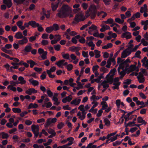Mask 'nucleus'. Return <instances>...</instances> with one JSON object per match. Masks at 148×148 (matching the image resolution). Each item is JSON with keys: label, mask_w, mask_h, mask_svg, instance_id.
I'll return each mask as SVG.
<instances>
[{"label": "nucleus", "mask_w": 148, "mask_h": 148, "mask_svg": "<svg viewBox=\"0 0 148 148\" xmlns=\"http://www.w3.org/2000/svg\"><path fill=\"white\" fill-rule=\"evenodd\" d=\"M56 16L60 18H66L68 15V12L71 11V8L66 5H63L60 9L58 10Z\"/></svg>", "instance_id": "nucleus-1"}, {"label": "nucleus", "mask_w": 148, "mask_h": 148, "mask_svg": "<svg viewBox=\"0 0 148 148\" xmlns=\"http://www.w3.org/2000/svg\"><path fill=\"white\" fill-rule=\"evenodd\" d=\"M116 71L115 68L112 69L109 73L106 75V81L110 84H112L113 82V77Z\"/></svg>", "instance_id": "nucleus-2"}, {"label": "nucleus", "mask_w": 148, "mask_h": 148, "mask_svg": "<svg viewBox=\"0 0 148 148\" xmlns=\"http://www.w3.org/2000/svg\"><path fill=\"white\" fill-rule=\"evenodd\" d=\"M84 13L82 12H80L76 14L74 20L76 22H79L84 21L85 19L84 15Z\"/></svg>", "instance_id": "nucleus-3"}, {"label": "nucleus", "mask_w": 148, "mask_h": 148, "mask_svg": "<svg viewBox=\"0 0 148 148\" xmlns=\"http://www.w3.org/2000/svg\"><path fill=\"white\" fill-rule=\"evenodd\" d=\"M38 52L39 54H42L41 57L42 60H44L47 58V51H45L43 49L39 48L38 50Z\"/></svg>", "instance_id": "nucleus-4"}, {"label": "nucleus", "mask_w": 148, "mask_h": 148, "mask_svg": "<svg viewBox=\"0 0 148 148\" xmlns=\"http://www.w3.org/2000/svg\"><path fill=\"white\" fill-rule=\"evenodd\" d=\"M32 130L34 133L36 137H37L39 134V126L38 125H33L32 126Z\"/></svg>", "instance_id": "nucleus-5"}, {"label": "nucleus", "mask_w": 148, "mask_h": 148, "mask_svg": "<svg viewBox=\"0 0 148 148\" xmlns=\"http://www.w3.org/2000/svg\"><path fill=\"white\" fill-rule=\"evenodd\" d=\"M131 53L130 50L129 48H127L123 50L121 53V58H125L129 55Z\"/></svg>", "instance_id": "nucleus-6"}, {"label": "nucleus", "mask_w": 148, "mask_h": 148, "mask_svg": "<svg viewBox=\"0 0 148 148\" xmlns=\"http://www.w3.org/2000/svg\"><path fill=\"white\" fill-rule=\"evenodd\" d=\"M70 57L71 58L70 60H69L70 62H72L75 64L77 63L79 59L76 56L73 54H71L70 56Z\"/></svg>", "instance_id": "nucleus-7"}, {"label": "nucleus", "mask_w": 148, "mask_h": 148, "mask_svg": "<svg viewBox=\"0 0 148 148\" xmlns=\"http://www.w3.org/2000/svg\"><path fill=\"white\" fill-rule=\"evenodd\" d=\"M81 101V99L78 97L73 100L70 103L71 104L75 106H78Z\"/></svg>", "instance_id": "nucleus-8"}, {"label": "nucleus", "mask_w": 148, "mask_h": 148, "mask_svg": "<svg viewBox=\"0 0 148 148\" xmlns=\"http://www.w3.org/2000/svg\"><path fill=\"white\" fill-rule=\"evenodd\" d=\"M129 66V64H126L123 62H122L119 64L118 69V71H119V69L127 70Z\"/></svg>", "instance_id": "nucleus-9"}, {"label": "nucleus", "mask_w": 148, "mask_h": 148, "mask_svg": "<svg viewBox=\"0 0 148 148\" xmlns=\"http://www.w3.org/2000/svg\"><path fill=\"white\" fill-rule=\"evenodd\" d=\"M97 27L94 25H92L89 28L88 32L90 35H92V33L97 31Z\"/></svg>", "instance_id": "nucleus-10"}, {"label": "nucleus", "mask_w": 148, "mask_h": 148, "mask_svg": "<svg viewBox=\"0 0 148 148\" xmlns=\"http://www.w3.org/2000/svg\"><path fill=\"white\" fill-rule=\"evenodd\" d=\"M86 112H81L79 111L77 114V116L78 117V118L81 120H83L86 117Z\"/></svg>", "instance_id": "nucleus-11"}, {"label": "nucleus", "mask_w": 148, "mask_h": 148, "mask_svg": "<svg viewBox=\"0 0 148 148\" xmlns=\"http://www.w3.org/2000/svg\"><path fill=\"white\" fill-rule=\"evenodd\" d=\"M131 35L130 33L126 32L122 34L121 37L123 38H126V39H129L131 38Z\"/></svg>", "instance_id": "nucleus-12"}, {"label": "nucleus", "mask_w": 148, "mask_h": 148, "mask_svg": "<svg viewBox=\"0 0 148 148\" xmlns=\"http://www.w3.org/2000/svg\"><path fill=\"white\" fill-rule=\"evenodd\" d=\"M28 42V40L26 37H24L23 38V39L19 40L18 42L19 45H23L27 43Z\"/></svg>", "instance_id": "nucleus-13"}, {"label": "nucleus", "mask_w": 148, "mask_h": 148, "mask_svg": "<svg viewBox=\"0 0 148 148\" xmlns=\"http://www.w3.org/2000/svg\"><path fill=\"white\" fill-rule=\"evenodd\" d=\"M37 92V91L34 88H29L25 91L26 93L29 95H31L32 94L36 93Z\"/></svg>", "instance_id": "nucleus-14"}, {"label": "nucleus", "mask_w": 148, "mask_h": 148, "mask_svg": "<svg viewBox=\"0 0 148 148\" xmlns=\"http://www.w3.org/2000/svg\"><path fill=\"white\" fill-rule=\"evenodd\" d=\"M100 26L102 28L100 29V30L102 32H103L106 30L109 29L110 28L109 26L106 25L102 24Z\"/></svg>", "instance_id": "nucleus-15"}, {"label": "nucleus", "mask_w": 148, "mask_h": 148, "mask_svg": "<svg viewBox=\"0 0 148 148\" xmlns=\"http://www.w3.org/2000/svg\"><path fill=\"white\" fill-rule=\"evenodd\" d=\"M138 80L140 83H143L145 81V77L143 75H141V73H139V75L137 77Z\"/></svg>", "instance_id": "nucleus-16"}, {"label": "nucleus", "mask_w": 148, "mask_h": 148, "mask_svg": "<svg viewBox=\"0 0 148 148\" xmlns=\"http://www.w3.org/2000/svg\"><path fill=\"white\" fill-rule=\"evenodd\" d=\"M3 3L8 8L11 7L12 5V0H3Z\"/></svg>", "instance_id": "nucleus-17"}, {"label": "nucleus", "mask_w": 148, "mask_h": 148, "mask_svg": "<svg viewBox=\"0 0 148 148\" xmlns=\"http://www.w3.org/2000/svg\"><path fill=\"white\" fill-rule=\"evenodd\" d=\"M102 97L101 96H98L95 95H92L90 98V100L91 101H97L99 99L101 98Z\"/></svg>", "instance_id": "nucleus-18"}, {"label": "nucleus", "mask_w": 148, "mask_h": 148, "mask_svg": "<svg viewBox=\"0 0 148 148\" xmlns=\"http://www.w3.org/2000/svg\"><path fill=\"white\" fill-rule=\"evenodd\" d=\"M81 49V47H79L72 46L69 47V50L72 52H75L77 51H79Z\"/></svg>", "instance_id": "nucleus-19"}, {"label": "nucleus", "mask_w": 148, "mask_h": 148, "mask_svg": "<svg viewBox=\"0 0 148 148\" xmlns=\"http://www.w3.org/2000/svg\"><path fill=\"white\" fill-rule=\"evenodd\" d=\"M14 37L17 39H21L23 38L24 37L21 32H18L16 33Z\"/></svg>", "instance_id": "nucleus-20"}, {"label": "nucleus", "mask_w": 148, "mask_h": 148, "mask_svg": "<svg viewBox=\"0 0 148 148\" xmlns=\"http://www.w3.org/2000/svg\"><path fill=\"white\" fill-rule=\"evenodd\" d=\"M64 60H62L56 62L55 64L59 67L62 68L63 67L64 63Z\"/></svg>", "instance_id": "nucleus-21"}, {"label": "nucleus", "mask_w": 148, "mask_h": 148, "mask_svg": "<svg viewBox=\"0 0 148 148\" xmlns=\"http://www.w3.org/2000/svg\"><path fill=\"white\" fill-rule=\"evenodd\" d=\"M72 99L71 95H70L63 98L62 100V102L64 103H66L67 102H70Z\"/></svg>", "instance_id": "nucleus-22"}, {"label": "nucleus", "mask_w": 148, "mask_h": 148, "mask_svg": "<svg viewBox=\"0 0 148 148\" xmlns=\"http://www.w3.org/2000/svg\"><path fill=\"white\" fill-rule=\"evenodd\" d=\"M29 81L30 83L34 86H38L39 85L38 82L37 80H34L33 78L29 79Z\"/></svg>", "instance_id": "nucleus-23"}, {"label": "nucleus", "mask_w": 148, "mask_h": 148, "mask_svg": "<svg viewBox=\"0 0 148 148\" xmlns=\"http://www.w3.org/2000/svg\"><path fill=\"white\" fill-rule=\"evenodd\" d=\"M18 80L19 82H17L19 84H25L26 83V81L24 79V78L22 76H20L18 77Z\"/></svg>", "instance_id": "nucleus-24"}, {"label": "nucleus", "mask_w": 148, "mask_h": 148, "mask_svg": "<svg viewBox=\"0 0 148 148\" xmlns=\"http://www.w3.org/2000/svg\"><path fill=\"white\" fill-rule=\"evenodd\" d=\"M136 62H135V64H136ZM136 68V64H135L131 65L127 69L129 71L132 72L135 70Z\"/></svg>", "instance_id": "nucleus-25"}, {"label": "nucleus", "mask_w": 148, "mask_h": 148, "mask_svg": "<svg viewBox=\"0 0 148 148\" xmlns=\"http://www.w3.org/2000/svg\"><path fill=\"white\" fill-rule=\"evenodd\" d=\"M32 50V47L30 45H27L25 47L24 51L25 52H30Z\"/></svg>", "instance_id": "nucleus-26"}, {"label": "nucleus", "mask_w": 148, "mask_h": 148, "mask_svg": "<svg viewBox=\"0 0 148 148\" xmlns=\"http://www.w3.org/2000/svg\"><path fill=\"white\" fill-rule=\"evenodd\" d=\"M127 70H122L121 71V69H119V71H118L119 74L120 75V78H122L126 73V71Z\"/></svg>", "instance_id": "nucleus-27"}, {"label": "nucleus", "mask_w": 148, "mask_h": 148, "mask_svg": "<svg viewBox=\"0 0 148 148\" xmlns=\"http://www.w3.org/2000/svg\"><path fill=\"white\" fill-rule=\"evenodd\" d=\"M14 3L17 5L24 4L26 0H13Z\"/></svg>", "instance_id": "nucleus-28"}, {"label": "nucleus", "mask_w": 148, "mask_h": 148, "mask_svg": "<svg viewBox=\"0 0 148 148\" xmlns=\"http://www.w3.org/2000/svg\"><path fill=\"white\" fill-rule=\"evenodd\" d=\"M131 116V117L134 116V115L132 114V112H130L127 114L126 115H125L124 116V119H125V124H126V122L129 120V118L130 116Z\"/></svg>", "instance_id": "nucleus-29"}, {"label": "nucleus", "mask_w": 148, "mask_h": 148, "mask_svg": "<svg viewBox=\"0 0 148 148\" xmlns=\"http://www.w3.org/2000/svg\"><path fill=\"white\" fill-rule=\"evenodd\" d=\"M52 100L54 102L53 103V104L54 105H55L56 106H58L60 104V102L58 101V99L55 96H53L52 98Z\"/></svg>", "instance_id": "nucleus-30"}, {"label": "nucleus", "mask_w": 148, "mask_h": 148, "mask_svg": "<svg viewBox=\"0 0 148 148\" xmlns=\"http://www.w3.org/2000/svg\"><path fill=\"white\" fill-rule=\"evenodd\" d=\"M107 15V13L103 11H101L100 12H98L97 13V16H101L103 18H104Z\"/></svg>", "instance_id": "nucleus-31"}, {"label": "nucleus", "mask_w": 148, "mask_h": 148, "mask_svg": "<svg viewBox=\"0 0 148 148\" xmlns=\"http://www.w3.org/2000/svg\"><path fill=\"white\" fill-rule=\"evenodd\" d=\"M136 120V119L134 118V121L132 122H130L128 123L125 124V127H127V126L132 127L136 125L135 122L134 121Z\"/></svg>", "instance_id": "nucleus-32"}, {"label": "nucleus", "mask_w": 148, "mask_h": 148, "mask_svg": "<svg viewBox=\"0 0 148 148\" xmlns=\"http://www.w3.org/2000/svg\"><path fill=\"white\" fill-rule=\"evenodd\" d=\"M108 83L106 80H105L101 82L100 84V86H102L103 88H106L109 87Z\"/></svg>", "instance_id": "nucleus-33"}, {"label": "nucleus", "mask_w": 148, "mask_h": 148, "mask_svg": "<svg viewBox=\"0 0 148 148\" xmlns=\"http://www.w3.org/2000/svg\"><path fill=\"white\" fill-rule=\"evenodd\" d=\"M101 104L102 105V107L101 109L104 110L106 109L108 107V105L106 102L102 101L101 103Z\"/></svg>", "instance_id": "nucleus-34"}, {"label": "nucleus", "mask_w": 148, "mask_h": 148, "mask_svg": "<svg viewBox=\"0 0 148 148\" xmlns=\"http://www.w3.org/2000/svg\"><path fill=\"white\" fill-rule=\"evenodd\" d=\"M97 9V8L95 5H92L90 6L89 10V11L93 12H95Z\"/></svg>", "instance_id": "nucleus-35"}, {"label": "nucleus", "mask_w": 148, "mask_h": 148, "mask_svg": "<svg viewBox=\"0 0 148 148\" xmlns=\"http://www.w3.org/2000/svg\"><path fill=\"white\" fill-rule=\"evenodd\" d=\"M70 31V28L67 29L66 32L64 33L63 36H65L66 38L70 40L71 39L70 35L69 33Z\"/></svg>", "instance_id": "nucleus-36"}, {"label": "nucleus", "mask_w": 148, "mask_h": 148, "mask_svg": "<svg viewBox=\"0 0 148 148\" xmlns=\"http://www.w3.org/2000/svg\"><path fill=\"white\" fill-rule=\"evenodd\" d=\"M112 62L114 64L115 63L114 58H109L107 61V64L111 65V62Z\"/></svg>", "instance_id": "nucleus-37"}, {"label": "nucleus", "mask_w": 148, "mask_h": 148, "mask_svg": "<svg viewBox=\"0 0 148 148\" xmlns=\"http://www.w3.org/2000/svg\"><path fill=\"white\" fill-rule=\"evenodd\" d=\"M67 140L69 142L67 143L68 145H69V146H70L73 144L74 139L73 137H69L67 138Z\"/></svg>", "instance_id": "nucleus-38"}, {"label": "nucleus", "mask_w": 148, "mask_h": 148, "mask_svg": "<svg viewBox=\"0 0 148 148\" xmlns=\"http://www.w3.org/2000/svg\"><path fill=\"white\" fill-rule=\"evenodd\" d=\"M124 140L125 141H126L128 140V143L130 145H134L135 144V143H132V141H131V139H130L129 137L128 136H126L124 138Z\"/></svg>", "instance_id": "nucleus-39"}, {"label": "nucleus", "mask_w": 148, "mask_h": 148, "mask_svg": "<svg viewBox=\"0 0 148 148\" xmlns=\"http://www.w3.org/2000/svg\"><path fill=\"white\" fill-rule=\"evenodd\" d=\"M38 23H36L34 21H29V24H30V25L34 28L36 27L38 25Z\"/></svg>", "instance_id": "nucleus-40"}, {"label": "nucleus", "mask_w": 148, "mask_h": 148, "mask_svg": "<svg viewBox=\"0 0 148 148\" xmlns=\"http://www.w3.org/2000/svg\"><path fill=\"white\" fill-rule=\"evenodd\" d=\"M103 121L105 123V125L107 127H110V125L111 122L110 120L107 118H105L104 119Z\"/></svg>", "instance_id": "nucleus-41"}, {"label": "nucleus", "mask_w": 148, "mask_h": 148, "mask_svg": "<svg viewBox=\"0 0 148 148\" xmlns=\"http://www.w3.org/2000/svg\"><path fill=\"white\" fill-rule=\"evenodd\" d=\"M138 122L139 123H141L142 124L146 125L147 122L145 120H143L142 118L141 117H139L137 118Z\"/></svg>", "instance_id": "nucleus-42"}, {"label": "nucleus", "mask_w": 148, "mask_h": 148, "mask_svg": "<svg viewBox=\"0 0 148 148\" xmlns=\"http://www.w3.org/2000/svg\"><path fill=\"white\" fill-rule=\"evenodd\" d=\"M27 63L30 64V66L31 68H33L34 66L36 64V63L31 60H27Z\"/></svg>", "instance_id": "nucleus-43"}, {"label": "nucleus", "mask_w": 148, "mask_h": 148, "mask_svg": "<svg viewBox=\"0 0 148 148\" xmlns=\"http://www.w3.org/2000/svg\"><path fill=\"white\" fill-rule=\"evenodd\" d=\"M38 104L36 103H30L29 106H28V109H31V108H36L38 107Z\"/></svg>", "instance_id": "nucleus-44"}, {"label": "nucleus", "mask_w": 148, "mask_h": 148, "mask_svg": "<svg viewBox=\"0 0 148 148\" xmlns=\"http://www.w3.org/2000/svg\"><path fill=\"white\" fill-rule=\"evenodd\" d=\"M51 123H52L51 122L50 119V118H48L47 119L46 122L44 125V126L45 128H47Z\"/></svg>", "instance_id": "nucleus-45"}, {"label": "nucleus", "mask_w": 148, "mask_h": 148, "mask_svg": "<svg viewBox=\"0 0 148 148\" xmlns=\"http://www.w3.org/2000/svg\"><path fill=\"white\" fill-rule=\"evenodd\" d=\"M120 82H114L113 84L114 85L112 87V88L114 89H118L119 88V86L120 85Z\"/></svg>", "instance_id": "nucleus-46"}, {"label": "nucleus", "mask_w": 148, "mask_h": 148, "mask_svg": "<svg viewBox=\"0 0 148 148\" xmlns=\"http://www.w3.org/2000/svg\"><path fill=\"white\" fill-rule=\"evenodd\" d=\"M58 3H52L51 4V7L52 10L53 11L56 10L58 6Z\"/></svg>", "instance_id": "nucleus-47"}, {"label": "nucleus", "mask_w": 148, "mask_h": 148, "mask_svg": "<svg viewBox=\"0 0 148 148\" xmlns=\"http://www.w3.org/2000/svg\"><path fill=\"white\" fill-rule=\"evenodd\" d=\"M62 57L65 59L70 60V56L69 54L68 53H63L62 54Z\"/></svg>", "instance_id": "nucleus-48"}, {"label": "nucleus", "mask_w": 148, "mask_h": 148, "mask_svg": "<svg viewBox=\"0 0 148 148\" xmlns=\"http://www.w3.org/2000/svg\"><path fill=\"white\" fill-rule=\"evenodd\" d=\"M56 68L55 66L52 67L49 70H47V73L50 74V73L54 72L56 70Z\"/></svg>", "instance_id": "nucleus-49"}, {"label": "nucleus", "mask_w": 148, "mask_h": 148, "mask_svg": "<svg viewBox=\"0 0 148 148\" xmlns=\"http://www.w3.org/2000/svg\"><path fill=\"white\" fill-rule=\"evenodd\" d=\"M147 10V8L146 5L144 4L143 7H141L140 8V12L143 13V12H146Z\"/></svg>", "instance_id": "nucleus-50"}, {"label": "nucleus", "mask_w": 148, "mask_h": 148, "mask_svg": "<svg viewBox=\"0 0 148 148\" xmlns=\"http://www.w3.org/2000/svg\"><path fill=\"white\" fill-rule=\"evenodd\" d=\"M12 111L15 113H19L21 112V110L18 108H12Z\"/></svg>", "instance_id": "nucleus-51"}, {"label": "nucleus", "mask_w": 148, "mask_h": 148, "mask_svg": "<svg viewBox=\"0 0 148 148\" xmlns=\"http://www.w3.org/2000/svg\"><path fill=\"white\" fill-rule=\"evenodd\" d=\"M94 52L95 54V57L96 58H98L100 57L101 56L100 51L97 50H95Z\"/></svg>", "instance_id": "nucleus-52"}, {"label": "nucleus", "mask_w": 148, "mask_h": 148, "mask_svg": "<svg viewBox=\"0 0 148 148\" xmlns=\"http://www.w3.org/2000/svg\"><path fill=\"white\" fill-rule=\"evenodd\" d=\"M114 22L113 19L111 18H109L106 21H104V23L106 24H112Z\"/></svg>", "instance_id": "nucleus-53"}, {"label": "nucleus", "mask_w": 148, "mask_h": 148, "mask_svg": "<svg viewBox=\"0 0 148 148\" xmlns=\"http://www.w3.org/2000/svg\"><path fill=\"white\" fill-rule=\"evenodd\" d=\"M14 86L9 85L7 87V89L13 92H15L16 90V88Z\"/></svg>", "instance_id": "nucleus-54"}, {"label": "nucleus", "mask_w": 148, "mask_h": 148, "mask_svg": "<svg viewBox=\"0 0 148 148\" xmlns=\"http://www.w3.org/2000/svg\"><path fill=\"white\" fill-rule=\"evenodd\" d=\"M64 125L65 124L64 123L62 122H59L57 125V127L58 129H60L62 128Z\"/></svg>", "instance_id": "nucleus-55"}, {"label": "nucleus", "mask_w": 148, "mask_h": 148, "mask_svg": "<svg viewBox=\"0 0 148 148\" xmlns=\"http://www.w3.org/2000/svg\"><path fill=\"white\" fill-rule=\"evenodd\" d=\"M121 103V101L120 99H118L116 100L115 104L118 109H119L120 108Z\"/></svg>", "instance_id": "nucleus-56"}, {"label": "nucleus", "mask_w": 148, "mask_h": 148, "mask_svg": "<svg viewBox=\"0 0 148 148\" xmlns=\"http://www.w3.org/2000/svg\"><path fill=\"white\" fill-rule=\"evenodd\" d=\"M48 133L51 134L56 135V133L55 131L51 128H49L47 130Z\"/></svg>", "instance_id": "nucleus-57"}, {"label": "nucleus", "mask_w": 148, "mask_h": 148, "mask_svg": "<svg viewBox=\"0 0 148 148\" xmlns=\"http://www.w3.org/2000/svg\"><path fill=\"white\" fill-rule=\"evenodd\" d=\"M92 104H93V106L91 108L92 109H94L99 104V103L97 101H92L91 103Z\"/></svg>", "instance_id": "nucleus-58"}, {"label": "nucleus", "mask_w": 148, "mask_h": 148, "mask_svg": "<svg viewBox=\"0 0 148 148\" xmlns=\"http://www.w3.org/2000/svg\"><path fill=\"white\" fill-rule=\"evenodd\" d=\"M1 135H2L1 137L3 139L7 138L9 137L7 134L3 132L0 133V136Z\"/></svg>", "instance_id": "nucleus-59"}, {"label": "nucleus", "mask_w": 148, "mask_h": 148, "mask_svg": "<svg viewBox=\"0 0 148 148\" xmlns=\"http://www.w3.org/2000/svg\"><path fill=\"white\" fill-rule=\"evenodd\" d=\"M53 30L56 31L59 29V27L57 24H54L52 26Z\"/></svg>", "instance_id": "nucleus-60"}, {"label": "nucleus", "mask_w": 148, "mask_h": 148, "mask_svg": "<svg viewBox=\"0 0 148 148\" xmlns=\"http://www.w3.org/2000/svg\"><path fill=\"white\" fill-rule=\"evenodd\" d=\"M93 143H90L86 147V148H97V145H93Z\"/></svg>", "instance_id": "nucleus-61"}, {"label": "nucleus", "mask_w": 148, "mask_h": 148, "mask_svg": "<svg viewBox=\"0 0 148 148\" xmlns=\"http://www.w3.org/2000/svg\"><path fill=\"white\" fill-rule=\"evenodd\" d=\"M112 46V45L111 43L108 44L106 45L103 46L102 47L103 49H107L109 48H111Z\"/></svg>", "instance_id": "nucleus-62"}, {"label": "nucleus", "mask_w": 148, "mask_h": 148, "mask_svg": "<svg viewBox=\"0 0 148 148\" xmlns=\"http://www.w3.org/2000/svg\"><path fill=\"white\" fill-rule=\"evenodd\" d=\"M53 30L52 26L47 27L45 29L46 31L48 33H50Z\"/></svg>", "instance_id": "nucleus-63"}, {"label": "nucleus", "mask_w": 148, "mask_h": 148, "mask_svg": "<svg viewBox=\"0 0 148 148\" xmlns=\"http://www.w3.org/2000/svg\"><path fill=\"white\" fill-rule=\"evenodd\" d=\"M141 43H142L143 45L144 46H146L148 45V42L145 41V39L144 38H142L141 39Z\"/></svg>", "instance_id": "nucleus-64"}]
</instances>
